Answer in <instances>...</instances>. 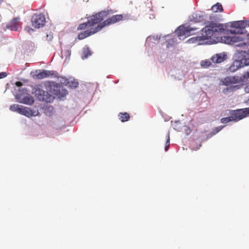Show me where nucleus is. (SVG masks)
Returning a JSON list of instances; mask_svg holds the SVG:
<instances>
[{
  "instance_id": "obj_1",
  "label": "nucleus",
  "mask_w": 249,
  "mask_h": 249,
  "mask_svg": "<svg viewBox=\"0 0 249 249\" xmlns=\"http://www.w3.org/2000/svg\"><path fill=\"white\" fill-rule=\"evenodd\" d=\"M123 16L121 14L113 15L111 17L107 18V20L102 22V23L97 25L94 28H90L80 33L78 36V38L79 40L84 39L85 38L92 35L98 32L101 31L103 28L114 24L123 19Z\"/></svg>"
},
{
  "instance_id": "obj_2",
  "label": "nucleus",
  "mask_w": 249,
  "mask_h": 249,
  "mask_svg": "<svg viewBox=\"0 0 249 249\" xmlns=\"http://www.w3.org/2000/svg\"><path fill=\"white\" fill-rule=\"evenodd\" d=\"M233 36H224L221 37L222 41L229 45H234L236 46H246L247 44L242 42L243 38L239 34H234Z\"/></svg>"
},
{
  "instance_id": "obj_3",
  "label": "nucleus",
  "mask_w": 249,
  "mask_h": 249,
  "mask_svg": "<svg viewBox=\"0 0 249 249\" xmlns=\"http://www.w3.org/2000/svg\"><path fill=\"white\" fill-rule=\"evenodd\" d=\"M201 36H196L195 38H192L189 40V41H192L193 42V40H196L197 41H202L207 40L211 38L212 37H216L214 34H213V29L211 28L210 24L206 26L204 28H203L201 30Z\"/></svg>"
},
{
  "instance_id": "obj_4",
  "label": "nucleus",
  "mask_w": 249,
  "mask_h": 249,
  "mask_svg": "<svg viewBox=\"0 0 249 249\" xmlns=\"http://www.w3.org/2000/svg\"><path fill=\"white\" fill-rule=\"evenodd\" d=\"M108 15V11H102L97 13L94 15L90 16L88 18V23L90 24V27H92L96 24L101 23L105 18H106Z\"/></svg>"
},
{
  "instance_id": "obj_5",
  "label": "nucleus",
  "mask_w": 249,
  "mask_h": 249,
  "mask_svg": "<svg viewBox=\"0 0 249 249\" xmlns=\"http://www.w3.org/2000/svg\"><path fill=\"white\" fill-rule=\"evenodd\" d=\"M32 77L36 79H42L49 77H57V73L54 71H47L40 70H36L31 72Z\"/></svg>"
},
{
  "instance_id": "obj_6",
  "label": "nucleus",
  "mask_w": 249,
  "mask_h": 249,
  "mask_svg": "<svg viewBox=\"0 0 249 249\" xmlns=\"http://www.w3.org/2000/svg\"><path fill=\"white\" fill-rule=\"evenodd\" d=\"M32 26L35 28H40L43 27L46 23V18L44 15L41 13L34 14L32 18Z\"/></svg>"
},
{
  "instance_id": "obj_7",
  "label": "nucleus",
  "mask_w": 249,
  "mask_h": 249,
  "mask_svg": "<svg viewBox=\"0 0 249 249\" xmlns=\"http://www.w3.org/2000/svg\"><path fill=\"white\" fill-rule=\"evenodd\" d=\"M198 28L196 27H192L190 26L185 27L183 26H180L176 30V34L180 38L183 36H188L193 35L195 34L194 31Z\"/></svg>"
},
{
  "instance_id": "obj_8",
  "label": "nucleus",
  "mask_w": 249,
  "mask_h": 249,
  "mask_svg": "<svg viewBox=\"0 0 249 249\" xmlns=\"http://www.w3.org/2000/svg\"><path fill=\"white\" fill-rule=\"evenodd\" d=\"M35 93V95L39 101L50 103L53 100V96L49 94L48 92L39 88H37L36 89Z\"/></svg>"
},
{
  "instance_id": "obj_9",
  "label": "nucleus",
  "mask_w": 249,
  "mask_h": 249,
  "mask_svg": "<svg viewBox=\"0 0 249 249\" xmlns=\"http://www.w3.org/2000/svg\"><path fill=\"white\" fill-rule=\"evenodd\" d=\"M247 77L248 76L246 75H244L242 76H227L224 78L222 82L224 85L228 86L231 84L242 83Z\"/></svg>"
},
{
  "instance_id": "obj_10",
  "label": "nucleus",
  "mask_w": 249,
  "mask_h": 249,
  "mask_svg": "<svg viewBox=\"0 0 249 249\" xmlns=\"http://www.w3.org/2000/svg\"><path fill=\"white\" fill-rule=\"evenodd\" d=\"M236 61H238L242 66L249 65V50L248 52L238 51L235 53Z\"/></svg>"
},
{
  "instance_id": "obj_11",
  "label": "nucleus",
  "mask_w": 249,
  "mask_h": 249,
  "mask_svg": "<svg viewBox=\"0 0 249 249\" xmlns=\"http://www.w3.org/2000/svg\"><path fill=\"white\" fill-rule=\"evenodd\" d=\"M249 114V107L232 110L231 112V115L233 121H238L247 116Z\"/></svg>"
},
{
  "instance_id": "obj_12",
  "label": "nucleus",
  "mask_w": 249,
  "mask_h": 249,
  "mask_svg": "<svg viewBox=\"0 0 249 249\" xmlns=\"http://www.w3.org/2000/svg\"><path fill=\"white\" fill-rule=\"evenodd\" d=\"M20 18H15L6 25V28L11 31H17L20 25Z\"/></svg>"
},
{
  "instance_id": "obj_13",
  "label": "nucleus",
  "mask_w": 249,
  "mask_h": 249,
  "mask_svg": "<svg viewBox=\"0 0 249 249\" xmlns=\"http://www.w3.org/2000/svg\"><path fill=\"white\" fill-rule=\"evenodd\" d=\"M19 114L28 117H30L32 116H37L39 114V112L38 110L33 111L28 107L22 106Z\"/></svg>"
},
{
  "instance_id": "obj_14",
  "label": "nucleus",
  "mask_w": 249,
  "mask_h": 249,
  "mask_svg": "<svg viewBox=\"0 0 249 249\" xmlns=\"http://www.w3.org/2000/svg\"><path fill=\"white\" fill-rule=\"evenodd\" d=\"M227 58V55L226 53L223 52L213 55L211 57L212 62L214 63H221L224 62Z\"/></svg>"
},
{
  "instance_id": "obj_15",
  "label": "nucleus",
  "mask_w": 249,
  "mask_h": 249,
  "mask_svg": "<svg viewBox=\"0 0 249 249\" xmlns=\"http://www.w3.org/2000/svg\"><path fill=\"white\" fill-rule=\"evenodd\" d=\"M241 22L240 21H233L231 23V27L232 29H230V32L232 34H239L241 32Z\"/></svg>"
},
{
  "instance_id": "obj_16",
  "label": "nucleus",
  "mask_w": 249,
  "mask_h": 249,
  "mask_svg": "<svg viewBox=\"0 0 249 249\" xmlns=\"http://www.w3.org/2000/svg\"><path fill=\"white\" fill-rule=\"evenodd\" d=\"M209 24L212 29H213V34L215 36H216L218 33L221 32L224 30L223 25L222 24L211 22L209 23Z\"/></svg>"
},
{
  "instance_id": "obj_17",
  "label": "nucleus",
  "mask_w": 249,
  "mask_h": 249,
  "mask_svg": "<svg viewBox=\"0 0 249 249\" xmlns=\"http://www.w3.org/2000/svg\"><path fill=\"white\" fill-rule=\"evenodd\" d=\"M19 102L28 105H32L34 103V99L32 96L28 95L21 98Z\"/></svg>"
},
{
  "instance_id": "obj_18",
  "label": "nucleus",
  "mask_w": 249,
  "mask_h": 249,
  "mask_svg": "<svg viewBox=\"0 0 249 249\" xmlns=\"http://www.w3.org/2000/svg\"><path fill=\"white\" fill-rule=\"evenodd\" d=\"M241 65L242 64L236 60L230 66L229 68V71L231 72H235L239 69V67H241Z\"/></svg>"
},
{
  "instance_id": "obj_19",
  "label": "nucleus",
  "mask_w": 249,
  "mask_h": 249,
  "mask_svg": "<svg viewBox=\"0 0 249 249\" xmlns=\"http://www.w3.org/2000/svg\"><path fill=\"white\" fill-rule=\"evenodd\" d=\"M118 116L119 119L122 122L128 121L130 118L129 114L127 112H121L119 114Z\"/></svg>"
},
{
  "instance_id": "obj_20",
  "label": "nucleus",
  "mask_w": 249,
  "mask_h": 249,
  "mask_svg": "<svg viewBox=\"0 0 249 249\" xmlns=\"http://www.w3.org/2000/svg\"><path fill=\"white\" fill-rule=\"evenodd\" d=\"M211 10L214 12H222L223 11L222 4L218 2L213 5L211 7Z\"/></svg>"
},
{
  "instance_id": "obj_21",
  "label": "nucleus",
  "mask_w": 249,
  "mask_h": 249,
  "mask_svg": "<svg viewBox=\"0 0 249 249\" xmlns=\"http://www.w3.org/2000/svg\"><path fill=\"white\" fill-rule=\"evenodd\" d=\"M92 54L91 51L89 48L87 47L84 48L83 51L82 58L83 59L87 58L89 56H90Z\"/></svg>"
},
{
  "instance_id": "obj_22",
  "label": "nucleus",
  "mask_w": 249,
  "mask_h": 249,
  "mask_svg": "<svg viewBox=\"0 0 249 249\" xmlns=\"http://www.w3.org/2000/svg\"><path fill=\"white\" fill-rule=\"evenodd\" d=\"M21 107H22L21 105L14 104V105L10 106V110H11L12 111L17 112L18 113H19L20 110L21 109Z\"/></svg>"
},
{
  "instance_id": "obj_23",
  "label": "nucleus",
  "mask_w": 249,
  "mask_h": 249,
  "mask_svg": "<svg viewBox=\"0 0 249 249\" xmlns=\"http://www.w3.org/2000/svg\"><path fill=\"white\" fill-rule=\"evenodd\" d=\"M90 27H90V24L88 23V21H87L86 22L80 24L78 26V27L77 28V30H83L86 29V28H90Z\"/></svg>"
},
{
  "instance_id": "obj_24",
  "label": "nucleus",
  "mask_w": 249,
  "mask_h": 249,
  "mask_svg": "<svg viewBox=\"0 0 249 249\" xmlns=\"http://www.w3.org/2000/svg\"><path fill=\"white\" fill-rule=\"evenodd\" d=\"M231 121H233L231 115L229 117L222 118L221 119V122L223 124H226Z\"/></svg>"
},
{
  "instance_id": "obj_25",
  "label": "nucleus",
  "mask_w": 249,
  "mask_h": 249,
  "mask_svg": "<svg viewBox=\"0 0 249 249\" xmlns=\"http://www.w3.org/2000/svg\"><path fill=\"white\" fill-rule=\"evenodd\" d=\"M170 145V134L169 132L168 133L166 136V142L165 146V151H167Z\"/></svg>"
},
{
  "instance_id": "obj_26",
  "label": "nucleus",
  "mask_w": 249,
  "mask_h": 249,
  "mask_svg": "<svg viewBox=\"0 0 249 249\" xmlns=\"http://www.w3.org/2000/svg\"><path fill=\"white\" fill-rule=\"evenodd\" d=\"M211 65V62L209 61H202L201 62V65L203 67H208Z\"/></svg>"
},
{
  "instance_id": "obj_27",
  "label": "nucleus",
  "mask_w": 249,
  "mask_h": 249,
  "mask_svg": "<svg viewBox=\"0 0 249 249\" xmlns=\"http://www.w3.org/2000/svg\"><path fill=\"white\" fill-rule=\"evenodd\" d=\"M224 127V126H219L214 128L213 130V134H216L219 132Z\"/></svg>"
},
{
  "instance_id": "obj_28",
  "label": "nucleus",
  "mask_w": 249,
  "mask_h": 249,
  "mask_svg": "<svg viewBox=\"0 0 249 249\" xmlns=\"http://www.w3.org/2000/svg\"><path fill=\"white\" fill-rule=\"evenodd\" d=\"M53 38V34L50 32L46 35V40L48 41H51Z\"/></svg>"
},
{
  "instance_id": "obj_29",
  "label": "nucleus",
  "mask_w": 249,
  "mask_h": 249,
  "mask_svg": "<svg viewBox=\"0 0 249 249\" xmlns=\"http://www.w3.org/2000/svg\"><path fill=\"white\" fill-rule=\"evenodd\" d=\"M175 41L174 40V38H172L171 39H169V40L168 41V44L167 45V47L168 48L169 46H172L175 43Z\"/></svg>"
},
{
  "instance_id": "obj_30",
  "label": "nucleus",
  "mask_w": 249,
  "mask_h": 249,
  "mask_svg": "<svg viewBox=\"0 0 249 249\" xmlns=\"http://www.w3.org/2000/svg\"><path fill=\"white\" fill-rule=\"evenodd\" d=\"M25 30L29 34H31L32 32L34 31V30L28 26L25 27Z\"/></svg>"
},
{
  "instance_id": "obj_31",
  "label": "nucleus",
  "mask_w": 249,
  "mask_h": 249,
  "mask_svg": "<svg viewBox=\"0 0 249 249\" xmlns=\"http://www.w3.org/2000/svg\"><path fill=\"white\" fill-rule=\"evenodd\" d=\"M7 75V73L5 72H0V79L4 78Z\"/></svg>"
},
{
  "instance_id": "obj_32",
  "label": "nucleus",
  "mask_w": 249,
  "mask_h": 249,
  "mask_svg": "<svg viewBox=\"0 0 249 249\" xmlns=\"http://www.w3.org/2000/svg\"><path fill=\"white\" fill-rule=\"evenodd\" d=\"M15 84L17 87H21L23 85L22 83L20 81L16 82Z\"/></svg>"
},
{
  "instance_id": "obj_33",
  "label": "nucleus",
  "mask_w": 249,
  "mask_h": 249,
  "mask_svg": "<svg viewBox=\"0 0 249 249\" xmlns=\"http://www.w3.org/2000/svg\"><path fill=\"white\" fill-rule=\"evenodd\" d=\"M245 91L246 92L249 93V85L247 86L245 88Z\"/></svg>"
},
{
  "instance_id": "obj_34",
  "label": "nucleus",
  "mask_w": 249,
  "mask_h": 249,
  "mask_svg": "<svg viewBox=\"0 0 249 249\" xmlns=\"http://www.w3.org/2000/svg\"><path fill=\"white\" fill-rule=\"evenodd\" d=\"M73 86L74 87H77L78 86V82H74V83H73Z\"/></svg>"
},
{
  "instance_id": "obj_35",
  "label": "nucleus",
  "mask_w": 249,
  "mask_h": 249,
  "mask_svg": "<svg viewBox=\"0 0 249 249\" xmlns=\"http://www.w3.org/2000/svg\"><path fill=\"white\" fill-rule=\"evenodd\" d=\"M233 88L235 89V88L238 89L239 88V86L238 85H236L235 86H234Z\"/></svg>"
},
{
  "instance_id": "obj_36",
  "label": "nucleus",
  "mask_w": 249,
  "mask_h": 249,
  "mask_svg": "<svg viewBox=\"0 0 249 249\" xmlns=\"http://www.w3.org/2000/svg\"><path fill=\"white\" fill-rule=\"evenodd\" d=\"M247 37H248V40H249V34H248V35H247ZM248 44H249V42L248 43Z\"/></svg>"
},
{
  "instance_id": "obj_37",
  "label": "nucleus",
  "mask_w": 249,
  "mask_h": 249,
  "mask_svg": "<svg viewBox=\"0 0 249 249\" xmlns=\"http://www.w3.org/2000/svg\"><path fill=\"white\" fill-rule=\"evenodd\" d=\"M3 2V0H0V3H2Z\"/></svg>"
},
{
  "instance_id": "obj_38",
  "label": "nucleus",
  "mask_w": 249,
  "mask_h": 249,
  "mask_svg": "<svg viewBox=\"0 0 249 249\" xmlns=\"http://www.w3.org/2000/svg\"><path fill=\"white\" fill-rule=\"evenodd\" d=\"M248 23L247 24L249 26V21H248Z\"/></svg>"
}]
</instances>
